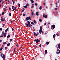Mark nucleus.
Instances as JSON below:
<instances>
[{
    "label": "nucleus",
    "instance_id": "3c124183",
    "mask_svg": "<svg viewBox=\"0 0 60 60\" xmlns=\"http://www.w3.org/2000/svg\"><path fill=\"white\" fill-rule=\"evenodd\" d=\"M41 45H39V47H41Z\"/></svg>",
    "mask_w": 60,
    "mask_h": 60
},
{
    "label": "nucleus",
    "instance_id": "20e7f679",
    "mask_svg": "<svg viewBox=\"0 0 60 60\" xmlns=\"http://www.w3.org/2000/svg\"><path fill=\"white\" fill-rule=\"evenodd\" d=\"M5 58V54H3V56H2V58L3 59V60H6Z\"/></svg>",
    "mask_w": 60,
    "mask_h": 60
},
{
    "label": "nucleus",
    "instance_id": "37998d69",
    "mask_svg": "<svg viewBox=\"0 0 60 60\" xmlns=\"http://www.w3.org/2000/svg\"><path fill=\"white\" fill-rule=\"evenodd\" d=\"M52 13H53V14H52V15L54 16V15H55V14H54V12H52Z\"/></svg>",
    "mask_w": 60,
    "mask_h": 60
},
{
    "label": "nucleus",
    "instance_id": "b1692460",
    "mask_svg": "<svg viewBox=\"0 0 60 60\" xmlns=\"http://www.w3.org/2000/svg\"><path fill=\"white\" fill-rule=\"evenodd\" d=\"M10 35H8L7 36V38H10Z\"/></svg>",
    "mask_w": 60,
    "mask_h": 60
},
{
    "label": "nucleus",
    "instance_id": "f3484780",
    "mask_svg": "<svg viewBox=\"0 0 60 60\" xmlns=\"http://www.w3.org/2000/svg\"><path fill=\"white\" fill-rule=\"evenodd\" d=\"M31 23L32 25H35V24L33 22H31Z\"/></svg>",
    "mask_w": 60,
    "mask_h": 60
},
{
    "label": "nucleus",
    "instance_id": "49530a36",
    "mask_svg": "<svg viewBox=\"0 0 60 60\" xmlns=\"http://www.w3.org/2000/svg\"><path fill=\"white\" fill-rule=\"evenodd\" d=\"M31 14H32V15H34V12H32L31 13Z\"/></svg>",
    "mask_w": 60,
    "mask_h": 60
},
{
    "label": "nucleus",
    "instance_id": "c03bdc74",
    "mask_svg": "<svg viewBox=\"0 0 60 60\" xmlns=\"http://www.w3.org/2000/svg\"><path fill=\"white\" fill-rule=\"evenodd\" d=\"M12 31H13V30H14V29L13 28H12Z\"/></svg>",
    "mask_w": 60,
    "mask_h": 60
},
{
    "label": "nucleus",
    "instance_id": "ea45409f",
    "mask_svg": "<svg viewBox=\"0 0 60 60\" xmlns=\"http://www.w3.org/2000/svg\"><path fill=\"white\" fill-rule=\"evenodd\" d=\"M4 13V12H3L2 13V15H3Z\"/></svg>",
    "mask_w": 60,
    "mask_h": 60
},
{
    "label": "nucleus",
    "instance_id": "09e8293b",
    "mask_svg": "<svg viewBox=\"0 0 60 60\" xmlns=\"http://www.w3.org/2000/svg\"><path fill=\"white\" fill-rule=\"evenodd\" d=\"M1 21L2 22L3 21V18H2V19H1Z\"/></svg>",
    "mask_w": 60,
    "mask_h": 60
},
{
    "label": "nucleus",
    "instance_id": "6e6552de",
    "mask_svg": "<svg viewBox=\"0 0 60 60\" xmlns=\"http://www.w3.org/2000/svg\"><path fill=\"white\" fill-rule=\"evenodd\" d=\"M9 30V28H7V29H6L5 30V32H7V31H8V30Z\"/></svg>",
    "mask_w": 60,
    "mask_h": 60
},
{
    "label": "nucleus",
    "instance_id": "7ed1b4c3",
    "mask_svg": "<svg viewBox=\"0 0 60 60\" xmlns=\"http://www.w3.org/2000/svg\"><path fill=\"white\" fill-rule=\"evenodd\" d=\"M55 28V25H52L51 26V28L52 29H54Z\"/></svg>",
    "mask_w": 60,
    "mask_h": 60
},
{
    "label": "nucleus",
    "instance_id": "8fccbe9b",
    "mask_svg": "<svg viewBox=\"0 0 60 60\" xmlns=\"http://www.w3.org/2000/svg\"><path fill=\"white\" fill-rule=\"evenodd\" d=\"M35 5L36 6H37V4H36V3H35Z\"/></svg>",
    "mask_w": 60,
    "mask_h": 60
},
{
    "label": "nucleus",
    "instance_id": "39448f33",
    "mask_svg": "<svg viewBox=\"0 0 60 60\" xmlns=\"http://www.w3.org/2000/svg\"><path fill=\"white\" fill-rule=\"evenodd\" d=\"M12 9H13L12 10L13 11H14L16 9V7H15L14 8V6H12Z\"/></svg>",
    "mask_w": 60,
    "mask_h": 60
},
{
    "label": "nucleus",
    "instance_id": "a18cd8bd",
    "mask_svg": "<svg viewBox=\"0 0 60 60\" xmlns=\"http://www.w3.org/2000/svg\"><path fill=\"white\" fill-rule=\"evenodd\" d=\"M11 13H10L9 14V15L10 16H11Z\"/></svg>",
    "mask_w": 60,
    "mask_h": 60
},
{
    "label": "nucleus",
    "instance_id": "5701e85b",
    "mask_svg": "<svg viewBox=\"0 0 60 60\" xmlns=\"http://www.w3.org/2000/svg\"><path fill=\"white\" fill-rule=\"evenodd\" d=\"M8 47H6L5 48V49H4L5 50H6V49H8Z\"/></svg>",
    "mask_w": 60,
    "mask_h": 60
},
{
    "label": "nucleus",
    "instance_id": "393cba45",
    "mask_svg": "<svg viewBox=\"0 0 60 60\" xmlns=\"http://www.w3.org/2000/svg\"><path fill=\"white\" fill-rule=\"evenodd\" d=\"M18 6L19 7H20V4L19 3L18 4Z\"/></svg>",
    "mask_w": 60,
    "mask_h": 60
},
{
    "label": "nucleus",
    "instance_id": "bf43d9fd",
    "mask_svg": "<svg viewBox=\"0 0 60 60\" xmlns=\"http://www.w3.org/2000/svg\"><path fill=\"white\" fill-rule=\"evenodd\" d=\"M56 35L57 36H59V34H56Z\"/></svg>",
    "mask_w": 60,
    "mask_h": 60
},
{
    "label": "nucleus",
    "instance_id": "a19ab883",
    "mask_svg": "<svg viewBox=\"0 0 60 60\" xmlns=\"http://www.w3.org/2000/svg\"><path fill=\"white\" fill-rule=\"evenodd\" d=\"M56 53L57 54H59V52H58V51H57L56 52Z\"/></svg>",
    "mask_w": 60,
    "mask_h": 60
},
{
    "label": "nucleus",
    "instance_id": "1a4fd4ad",
    "mask_svg": "<svg viewBox=\"0 0 60 60\" xmlns=\"http://www.w3.org/2000/svg\"><path fill=\"white\" fill-rule=\"evenodd\" d=\"M34 34L35 36H37V34L35 32H34Z\"/></svg>",
    "mask_w": 60,
    "mask_h": 60
},
{
    "label": "nucleus",
    "instance_id": "2eb2a0df",
    "mask_svg": "<svg viewBox=\"0 0 60 60\" xmlns=\"http://www.w3.org/2000/svg\"><path fill=\"white\" fill-rule=\"evenodd\" d=\"M49 42H46V44L47 45H49Z\"/></svg>",
    "mask_w": 60,
    "mask_h": 60
},
{
    "label": "nucleus",
    "instance_id": "0e129e2a",
    "mask_svg": "<svg viewBox=\"0 0 60 60\" xmlns=\"http://www.w3.org/2000/svg\"><path fill=\"white\" fill-rule=\"evenodd\" d=\"M23 10H25V9L24 8H23Z\"/></svg>",
    "mask_w": 60,
    "mask_h": 60
},
{
    "label": "nucleus",
    "instance_id": "72a5a7b5",
    "mask_svg": "<svg viewBox=\"0 0 60 60\" xmlns=\"http://www.w3.org/2000/svg\"><path fill=\"white\" fill-rule=\"evenodd\" d=\"M12 39L11 38L10 39V41L11 42L12 41Z\"/></svg>",
    "mask_w": 60,
    "mask_h": 60
},
{
    "label": "nucleus",
    "instance_id": "4d7b16f0",
    "mask_svg": "<svg viewBox=\"0 0 60 60\" xmlns=\"http://www.w3.org/2000/svg\"><path fill=\"white\" fill-rule=\"evenodd\" d=\"M2 39H1L0 40V42H2Z\"/></svg>",
    "mask_w": 60,
    "mask_h": 60
},
{
    "label": "nucleus",
    "instance_id": "79ce46f5",
    "mask_svg": "<svg viewBox=\"0 0 60 60\" xmlns=\"http://www.w3.org/2000/svg\"><path fill=\"white\" fill-rule=\"evenodd\" d=\"M5 24H3V26L4 27V26H5Z\"/></svg>",
    "mask_w": 60,
    "mask_h": 60
},
{
    "label": "nucleus",
    "instance_id": "cd10ccee",
    "mask_svg": "<svg viewBox=\"0 0 60 60\" xmlns=\"http://www.w3.org/2000/svg\"><path fill=\"white\" fill-rule=\"evenodd\" d=\"M27 23L28 24H29L30 23L29 21H27Z\"/></svg>",
    "mask_w": 60,
    "mask_h": 60
},
{
    "label": "nucleus",
    "instance_id": "aec40b11",
    "mask_svg": "<svg viewBox=\"0 0 60 60\" xmlns=\"http://www.w3.org/2000/svg\"><path fill=\"white\" fill-rule=\"evenodd\" d=\"M42 9V7L41 6H40L39 7V9L40 10H41Z\"/></svg>",
    "mask_w": 60,
    "mask_h": 60
},
{
    "label": "nucleus",
    "instance_id": "f8f14e48",
    "mask_svg": "<svg viewBox=\"0 0 60 60\" xmlns=\"http://www.w3.org/2000/svg\"><path fill=\"white\" fill-rule=\"evenodd\" d=\"M40 30H42V27L41 26L40 27Z\"/></svg>",
    "mask_w": 60,
    "mask_h": 60
},
{
    "label": "nucleus",
    "instance_id": "680f3d73",
    "mask_svg": "<svg viewBox=\"0 0 60 60\" xmlns=\"http://www.w3.org/2000/svg\"><path fill=\"white\" fill-rule=\"evenodd\" d=\"M46 23H44V25L46 26Z\"/></svg>",
    "mask_w": 60,
    "mask_h": 60
},
{
    "label": "nucleus",
    "instance_id": "0eeeda50",
    "mask_svg": "<svg viewBox=\"0 0 60 60\" xmlns=\"http://www.w3.org/2000/svg\"><path fill=\"white\" fill-rule=\"evenodd\" d=\"M6 36V33H4V37H5Z\"/></svg>",
    "mask_w": 60,
    "mask_h": 60
},
{
    "label": "nucleus",
    "instance_id": "f704fd0d",
    "mask_svg": "<svg viewBox=\"0 0 60 60\" xmlns=\"http://www.w3.org/2000/svg\"><path fill=\"white\" fill-rule=\"evenodd\" d=\"M3 49V48H0V51H2V49Z\"/></svg>",
    "mask_w": 60,
    "mask_h": 60
},
{
    "label": "nucleus",
    "instance_id": "9b49d317",
    "mask_svg": "<svg viewBox=\"0 0 60 60\" xmlns=\"http://www.w3.org/2000/svg\"><path fill=\"white\" fill-rule=\"evenodd\" d=\"M39 33H40V34H41L42 32V31L41 30H40L39 31Z\"/></svg>",
    "mask_w": 60,
    "mask_h": 60
},
{
    "label": "nucleus",
    "instance_id": "774afa93",
    "mask_svg": "<svg viewBox=\"0 0 60 60\" xmlns=\"http://www.w3.org/2000/svg\"><path fill=\"white\" fill-rule=\"evenodd\" d=\"M58 48H59V49H60V46H59V47H58Z\"/></svg>",
    "mask_w": 60,
    "mask_h": 60
},
{
    "label": "nucleus",
    "instance_id": "4c0bfd02",
    "mask_svg": "<svg viewBox=\"0 0 60 60\" xmlns=\"http://www.w3.org/2000/svg\"><path fill=\"white\" fill-rule=\"evenodd\" d=\"M15 3V1H13V4L14 5Z\"/></svg>",
    "mask_w": 60,
    "mask_h": 60
},
{
    "label": "nucleus",
    "instance_id": "4468645a",
    "mask_svg": "<svg viewBox=\"0 0 60 60\" xmlns=\"http://www.w3.org/2000/svg\"><path fill=\"white\" fill-rule=\"evenodd\" d=\"M33 22H34V23L35 24H36V21H35V20H34Z\"/></svg>",
    "mask_w": 60,
    "mask_h": 60
},
{
    "label": "nucleus",
    "instance_id": "dca6fc26",
    "mask_svg": "<svg viewBox=\"0 0 60 60\" xmlns=\"http://www.w3.org/2000/svg\"><path fill=\"white\" fill-rule=\"evenodd\" d=\"M56 37V34H54L53 36V38H55Z\"/></svg>",
    "mask_w": 60,
    "mask_h": 60
},
{
    "label": "nucleus",
    "instance_id": "6e6d98bb",
    "mask_svg": "<svg viewBox=\"0 0 60 60\" xmlns=\"http://www.w3.org/2000/svg\"><path fill=\"white\" fill-rule=\"evenodd\" d=\"M58 53L59 54L60 53V50L58 52Z\"/></svg>",
    "mask_w": 60,
    "mask_h": 60
},
{
    "label": "nucleus",
    "instance_id": "58836bf2",
    "mask_svg": "<svg viewBox=\"0 0 60 60\" xmlns=\"http://www.w3.org/2000/svg\"><path fill=\"white\" fill-rule=\"evenodd\" d=\"M29 27H31V26H30V24H29Z\"/></svg>",
    "mask_w": 60,
    "mask_h": 60
},
{
    "label": "nucleus",
    "instance_id": "5fc2aeb1",
    "mask_svg": "<svg viewBox=\"0 0 60 60\" xmlns=\"http://www.w3.org/2000/svg\"><path fill=\"white\" fill-rule=\"evenodd\" d=\"M29 5L28 4H26V6H28Z\"/></svg>",
    "mask_w": 60,
    "mask_h": 60
},
{
    "label": "nucleus",
    "instance_id": "473e14b6",
    "mask_svg": "<svg viewBox=\"0 0 60 60\" xmlns=\"http://www.w3.org/2000/svg\"><path fill=\"white\" fill-rule=\"evenodd\" d=\"M6 42H4L3 43V44H6Z\"/></svg>",
    "mask_w": 60,
    "mask_h": 60
},
{
    "label": "nucleus",
    "instance_id": "f257e3e1",
    "mask_svg": "<svg viewBox=\"0 0 60 60\" xmlns=\"http://www.w3.org/2000/svg\"><path fill=\"white\" fill-rule=\"evenodd\" d=\"M34 42H36V43H38V42H41L40 40H39V39L38 40V39H35L34 40Z\"/></svg>",
    "mask_w": 60,
    "mask_h": 60
},
{
    "label": "nucleus",
    "instance_id": "7c9ffc66",
    "mask_svg": "<svg viewBox=\"0 0 60 60\" xmlns=\"http://www.w3.org/2000/svg\"><path fill=\"white\" fill-rule=\"evenodd\" d=\"M60 46V44H59V45H58L57 47V48H58Z\"/></svg>",
    "mask_w": 60,
    "mask_h": 60
},
{
    "label": "nucleus",
    "instance_id": "13d9d810",
    "mask_svg": "<svg viewBox=\"0 0 60 60\" xmlns=\"http://www.w3.org/2000/svg\"><path fill=\"white\" fill-rule=\"evenodd\" d=\"M28 26H29V24H27V27H28Z\"/></svg>",
    "mask_w": 60,
    "mask_h": 60
},
{
    "label": "nucleus",
    "instance_id": "69168bd1",
    "mask_svg": "<svg viewBox=\"0 0 60 60\" xmlns=\"http://www.w3.org/2000/svg\"><path fill=\"white\" fill-rule=\"evenodd\" d=\"M24 11V10H22V12H23V11Z\"/></svg>",
    "mask_w": 60,
    "mask_h": 60
},
{
    "label": "nucleus",
    "instance_id": "338daca9",
    "mask_svg": "<svg viewBox=\"0 0 60 60\" xmlns=\"http://www.w3.org/2000/svg\"><path fill=\"white\" fill-rule=\"evenodd\" d=\"M27 31H26V34H27Z\"/></svg>",
    "mask_w": 60,
    "mask_h": 60
},
{
    "label": "nucleus",
    "instance_id": "2f4dec72",
    "mask_svg": "<svg viewBox=\"0 0 60 60\" xmlns=\"http://www.w3.org/2000/svg\"><path fill=\"white\" fill-rule=\"evenodd\" d=\"M4 35H3L2 36H0V37H1V38H2L3 37H4Z\"/></svg>",
    "mask_w": 60,
    "mask_h": 60
},
{
    "label": "nucleus",
    "instance_id": "9d476101",
    "mask_svg": "<svg viewBox=\"0 0 60 60\" xmlns=\"http://www.w3.org/2000/svg\"><path fill=\"white\" fill-rule=\"evenodd\" d=\"M16 46L17 47H19V45H18V44H16Z\"/></svg>",
    "mask_w": 60,
    "mask_h": 60
},
{
    "label": "nucleus",
    "instance_id": "4be33fe9",
    "mask_svg": "<svg viewBox=\"0 0 60 60\" xmlns=\"http://www.w3.org/2000/svg\"><path fill=\"white\" fill-rule=\"evenodd\" d=\"M45 53L46 54H47V50H45Z\"/></svg>",
    "mask_w": 60,
    "mask_h": 60
},
{
    "label": "nucleus",
    "instance_id": "f03ea898",
    "mask_svg": "<svg viewBox=\"0 0 60 60\" xmlns=\"http://www.w3.org/2000/svg\"><path fill=\"white\" fill-rule=\"evenodd\" d=\"M29 19L30 20H31V19L30 17H26V21H27L28 20H29Z\"/></svg>",
    "mask_w": 60,
    "mask_h": 60
},
{
    "label": "nucleus",
    "instance_id": "de8ad7c7",
    "mask_svg": "<svg viewBox=\"0 0 60 60\" xmlns=\"http://www.w3.org/2000/svg\"><path fill=\"white\" fill-rule=\"evenodd\" d=\"M2 34H3V35H4V32H2Z\"/></svg>",
    "mask_w": 60,
    "mask_h": 60
},
{
    "label": "nucleus",
    "instance_id": "ddd939ff",
    "mask_svg": "<svg viewBox=\"0 0 60 60\" xmlns=\"http://www.w3.org/2000/svg\"><path fill=\"white\" fill-rule=\"evenodd\" d=\"M11 45V43H8V44L7 45V46H9Z\"/></svg>",
    "mask_w": 60,
    "mask_h": 60
},
{
    "label": "nucleus",
    "instance_id": "a211bd4d",
    "mask_svg": "<svg viewBox=\"0 0 60 60\" xmlns=\"http://www.w3.org/2000/svg\"><path fill=\"white\" fill-rule=\"evenodd\" d=\"M36 14L37 16H38L39 14H38V12H36Z\"/></svg>",
    "mask_w": 60,
    "mask_h": 60
},
{
    "label": "nucleus",
    "instance_id": "412c9836",
    "mask_svg": "<svg viewBox=\"0 0 60 60\" xmlns=\"http://www.w3.org/2000/svg\"><path fill=\"white\" fill-rule=\"evenodd\" d=\"M3 55V53H1L0 54V57H2Z\"/></svg>",
    "mask_w": 60,
    "mask_h": 60
},
{
    "label": "nucleus",
    "instance_id": "c9c22d12",
    "mask_svg": "<svg viewBox=\"0 0 60 60\" xmlns=\"http://www.w3.org/2000/svg\"><path fill=\"white\" fill-rule=\"evenodd\" d=\"M6 10V9L4 8V11H5Z\"/></svg>",
    "mask_w": 60,
    "mask_h": 60
},
{
    "label": "nucleus",
    "instance_id": "423d86ee",
    "mask_svg": "<svg viewBox=\"0 0 60 60\" xmlns=\"http://www.w3.org/2000/svg\"><path fill=\"white\" fill-rule=\"evenodd\" d=\"M47 15H43V17H44L45 18H47Z\"/></svg>",
    "mask_w": 60,
    "mask_h": 60
},
{
    "label": "nucleus",
    "instance_id": "e2e57ef3",
    "mask_svg": "<svg viewBox=\"0 0 60 60\" xmlns=\"http://www.w3.org/2000/svg\"><path fill=\"white\" fill-rule=\"evenodd\" d=\"M60 1V0H58V3H59V1Z\"/></svg>",
    "mask_w": 60,
    "mask_h": 60
},
{
    "label": "nucleus",
    "instance_id": "bb28decb",
    "mask_svg": "<svg viewBox=\"0 0 60 60\" xmlns=\"http://www.w3.org/2000/svg\"><path fill=\"white\" fill-rule=\"evenodd\" d=\"M27 8V6H24V8Z\"/></svg>",
    "mask_w": 60,
    "mask_h": 60
},
{
    "label": "nucleus",
    "instance_id": "e433bc0d",
    "mask_svg": "<svg viewBox=\"0 0 60 60\" xmlns=\"http://www.w3.org/2000/svg\"><path fill=\"white\" fill-rule=\"evenodd\" d=\"M2 28H0V30H1V31H2Z\"/></svg>",
    "mask_w": 60,
    "mask_h": 60
},
{
    "label": "nucleus",
    "instance_id": "c85d7f7f",
    "mask_svg": "<svg viewBox=\"0 0 60 60\" xmlns=\"http://www.w3.org/2000/svg\"><path fill=\"white\" fill-rule=\"evenodd\" d=\"M37 35H39V33L38 32L37 33Z\"/></svg>",
    "mask_w": 60,
    "mask_h": 60
},
{
    "label": "nucleus",
    "instance_id": "603ef678",
    "mask_svg": "<svg viewBox=\"0 0 60 60\" xmlns=\"http://www.w3.org/2000/svg\"><path fill=\"white\" fill-rule=\"evenodd\" d=\"M57 8H55V10H57Z\"/></svg>",
    "mask_w": 60,
    "mask_h": 60
},
{
    "label": "nucleus",
    "instance_id": "c756f323",
    "mask_svg": "<svg viewBox=\"0 0 60 60\" xmlns=\"http://www.w3.org/2000/svg\"><path fill=\"white\" fill-rule=\"evenodd\" d=\"M34 2V0H32L31 1V4H33Z\"/></svg>",
    "mask_w": 60,
    "mask_h": 60
},
{
    "label": "nucleus",
    "instance_id": "6ab92c4d",
    "mask_svg": "<svg viewBox=\"0 0 60 60\" xmlns=\"http://www.w3.org/2000/svg\"><path fill=\"white\" fill-rule=\"evenodd\" d=\"M39 21L40 22H42V20L41 19H39Z\"/></svg>",
    "mask_w": 60,
    "mask_h": 60
},
{
    "label": "nucleus",
    "instance_id": "a878e982",
    "mask_svg": "<svg viewBox=\"0 0 60 60\" xmlns=\"http://www.w3.org/2000/svg\"><path fill=\"white\" fill-rule=\"evenodd\" d=\"M25 14H23V16L24 17V16H25Z\"/></svg>",
    "mask_w": 60,
    "mask_h": 60
},
{
    "label": "nucleus",
    "instance_id": "864d4df0",
    "mask_svg": "<svg viewBox=\"0 0 60 60\" xmlns=\"http://www.w3.org/2000/svg\"><path fill=\"white\" fill-rule=\"evenodd\" d=\"M2 48L4 47V46L3 45L2 46Z\"/></svg>",
    "mask_w": 60,
    "mask_h": 60
},
{
    "label": "nucleus",
    "instance_id": "052dcab7",
    "mask_svg": "<svg viewBox=\"0 0 60 60\" xmlns=\"http://www.w3.org/2000/svg\"><path fill=\"white\" fill-rule=\"evenodd\" d=\"M50 22H49V23H48V25H50Z\"/></svg>",
    "mask_w": 60,
    "mask_h": 60
}]
</instances>
